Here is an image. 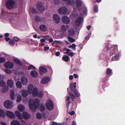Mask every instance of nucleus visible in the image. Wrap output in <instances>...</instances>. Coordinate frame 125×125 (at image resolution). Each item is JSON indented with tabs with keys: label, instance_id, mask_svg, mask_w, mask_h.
<instances>
[{
	"label": "nucleus",
	"instance_id": "nucleus-1",
	"mask_svg": "<svg viewBox=\"0 0 125 125\" xmlns=\"http://www.w3.org/2000/svg\"><path fill=\"white\" fill-rule=\"evenodd\" d=\"M40 104L39 100L36 98L33 100L32 99H30L28 102V104L30 109L32 111H35L39 107Z\"/></svg>",
	"mask_w": 125,
	"mask_h": 125
},
{
	"label": "nucleus",
	"instance_id": "nucleus-2",
	"mask_svg": "<svg viewBox=\"0 0 125 125\" xmlns=\"http://www.w3.org/2000/svg\"><path fill=\"white\" fill-rule=\"evenodd\" d=\"M15 3L13 0H9L6 3V6L8 9L11 10L14 7Z\"/></svg>",
	"mask_w": 125,
	"mask_h": 125
},
{
	"label": "nucleus",
	"instance_id": "nucleus-3",
	"mask_svg": "<svg viewBox=\"0 0 125 125\" xmlns=\"http://www.w3.org/2000/svg\"><path fill=\"white\" fill-rule=\"evenodd\" d=\"M73 93L71 92L70 93V95L71 98L72 99V100L74 101V99L75 98V97H78L80 96V94L79 92L77 90H75L72 92Z\"/></svg>",
	"mask_w": 125,
	"mask_h": 125
},
{
	"label": "nucleus",
	"instance_id": "nucleus-4",
	"mask_svg": "<svg viewBox=\"0 0 125 125\" xmlns=\"http://www.w3.org/2000/svg\"><path fill=\"white\" fill-rule=\"evenodd\" d=\"M46 106L48 110L51 111L52 110L54 107L52 101L50 99L49 100L48 102L46 104Z\"/></svg>",
	"mask_w": 125,
	"mask_h": 125
},
{
	"label": "nucleus",
	"instance_id": "nucleus-5",
	"mask_svg": "<svg viewBox=\"0 0 125 125\" xmlns=\"http://www.w3.org/2000/svg\"><path fill=\"white\" fill-rule=\"evenodd\" d=\"M12 102L9 100L5 101L4 103V106L7 108H11L12 107Z\"/></svg>",
	"mask_w": 125,
	"mask_h": 125
},
{
	"label": "nucleus",
	"instance_id": "nucleus-6",
	"mask_svg": "<svg viewBox=\"0 0 125 125\" xmlns=\"http://www.w3.org/2000/svg\"><path fill=\"white\" fill-rule=\"evenodd\" d=\"M110 52L111 55H113L116 53L117 50V45H113L110 48Z\"/></svg>",
	"mask_w": 125,
	"mask_h": 125
},
{
	"label": "nucleus",
	"instance_id": "nucleus-7",
	"mask_svg": "<svg viewBox=\"0 0 125 125\" xmlns=\"http://www.w3.org/2000/svg\"><path fill=\"white\" fill-rule=\"evenodd\" d=\"M39 71L40 74L41 75L47 73L48 71L47 68L43 66H41L39 67Z\"/></svg>",
	"mask_w": 125,
	"mask_h": 125
},
{
	"label": "nucleus",
	"instance_id": "nucleus-8",
	"mask_svg": "<svg viewBox=\"0 0 125 125\" xmlns=\"http://www.w3.org/2000/svg\"><path fill=\"white\" fill-rule=\"evenodd\" d=\"M83 18L81 16L77 18L75 21V24L76 26H78L81 24V23L83 21Z\"/></svg>",
	"mask_w": 125,
	"mask_h": 125
},
{
	"label": "nucleus",
	"instance_id": "nucleus-9",
	"mask_svg": "<svg viewBox=\"0 0 125 125\" xmlns=\"http://www.w3.org/2000/svg\"><path fill=\"white\" fill-rule=\"evenodd\" d=\"M37 7L39 10L41 11H43L45 10L44 5L42 3L40 2H38L37 3Z\"/></svg>",
	"mask_w": 125,
	"mask_h": 125
},
{
	"label": "nucleus",
	"instance_id": "nucleus-10",
	"mask_svg": "<svg viewBox=\"0 0 125 125\" xmlns=\"http://www.w3.org/2000/svg\"><path fill=\"white\" fill-rule=\"evenodd\" d=\"M67 10V9L66 7L64 6L59 9L58 12L61 14H65L66 13Z\"/></svg>",
	"mask_w": 125,
	"mask_h": 125
},
{
	"label": "nucleus",
	"instance_id": "nucleus-11",
	"mask_svg": "<svg viewBox=\"0 0 125 125\" xmlns=\"http://www.w3.org/2000/svg\"><path fill=\"white\" fill-rule=\"evenodd\" d=\"M6 114L7 116L10 118L14 119L15 118V115L14 113L10 111H7Z\"/></svg>",
	"mask_w": 125,
	"mask_h": 125
},
{
	"label": "nucleus",
	"instance_id": "nucleus-12",
	"mask_svg": "<svg viewBox=\"0 0 125 125\" xmlns=\"http://www.w3.org/2000/svg\"><path fill=\"white\" fill-rule=\"evenodd\" d=\"M62 22L64 24H68L70 22V20L69 18L67 16H64L62 18Z\"/></svg>",
	"mask_w": 125,
	"mask_h": 125
},
{
	"label": "nucleus",
	"instance_id": "nucleus-13",
	"mask_svg": "<svg viewBox=\"0 0 125 125\" xmlns=\"http://www.w3.org/2000/svg\"><path fill=\"white\" fill-rule=\"evenodd\" d=\"M76 82H74V83H71L70 88L71 91L72 92L76 90Z\"/></svg>",
	"mask_w": 125,
	"mask_h": 125
},
{
	"label": "nucleus",
	"instance_id": "nucleus-14",
	"mask_svg": "<svg viewBox=\"0 0 125 125\" xmlns=\"http://www.w3.org/2000/svg\"><path fill=\"white\" fill-rule=\"evenodd\" d=\"M50 78L49 77L46 76L44 77L41 80V83L42 84L47 83L50 81Z\"/></svg>",
	"mask_w": 125,
	"mask_h": 125
},
{
	"label": "nucleus",
	"instance_id": "nucleus-15",
	"mask_svg": "<svg viewBox=\"0 0 125 125\" xmlns=\"http://www.w3.org/2000/svg\"><path fill=\"white\" fill-rule=\"evenodd\" d=\"M4 66L5 67L10 69L14 67L13 64L9 62H6L4 63Z\"/></svg>",
	"mask_w": 125,
	"mask_h": 125
},
{
	"label": "nucleus",
	"instance_id": "nucleus-16",
	"mask_svg": "<svg viewBox=\"0 0 125 125\" xmlns=\"http://www.w3.org/2000/svg\"><path fill=\"white\" fill-rule=\"evenodd\" d=\"M53 18L55 22L58 23L60 22V17L57 14H54L53 15Z\"/></svg>",
	"mask_w": 125,
	"mask_h": 125
},
{
	"label": "nucleus",
	"instance_id": "nucleus-17",
	"mask_svg": "<svg viewBox=\"0 0 125 125\" xmlns=\"http://www.w3.org/2000/svg\"><path fill=\"white\" fill-rule=\"evenodd\" d=\"M22 115L23 118L25 120L28 119L31 117L30 115L25 112H23Z\"/></svg>",
	"mask_w": 125,
	"mask_h": 125
},
{
	"label": "nucleus",
	"instance_id": "nucleus-18",
	"mask_svg": "<svg viewBox=\"0 0 125 125\" xmlns=\"http://www.w3.org/2000/svg\"><path fill=\"white\" fill-rule=\"evenodd\" d=\"M21 80L23 84L26 85L28 82V80L27 78L25 76L22 77L21 79Z\"/></svg>",
	"mask_w": 125,
	"mask_h": 125
},
{
	"label": "nucleus",
	"instance_id": "nucleus-19",
	"mask_svg": "<svg viewBox=\"0 0 125 125\" xmlns=\"http://www.w3.org/2000/svg\"><path fill=\"white\" fill-rule=\"evenodd\" d=\"M40 30L42 31L45 32L47 31V27L45 25L41 24L39 27Z\"/></svg>",
	"mask_w": 125,
	"mask_h": 125
},
{
	"label": "nucleus",
	"instance_id": "nucleus-20",
	"mask_svg": "<svg viewBox=\"0 0 125 125\" xmlns=\"http://www.w3.org/2000/svg\"><path fill=\"white\" fill-rule=\"evenodd\" d=\"M15 113L19 119L21 120L23 118L21 114L19 111H16L15 112Z\"/></svg>",
	"mask_w": 125,
	"mask_h": 125
},
{
	"label": "nucleus",
	"instance_id": "nucleus-21",
	"mask_svg": "<svg viewBox=\"0 0 125 125\" xmlns=\"http://www.w3.org/2000/svg\"><path fill=\"white\" fill-rule=\"evenodd\" d=\"M30 74L32 77L34 78H36L38 75L37 72L35 71H32L30 72Z\"/></svg>",
	"mask_w": 125,
	"mask_h": 125
},
{
	"label": "nucleus",
	"instance_id": "nucleus-22",
	"mask_svg": "<svg viewBox=\"0 0 125 125\" xmlns=\"http://www.w3.org/2000/svg\"><path fill=\"white\" fill-rule=\"evenodd\" d=\"M29 92L26 90H23L22 91V95L24 97H26L29 94Z\"/></svg>",
	"mask_w": 125,
	"mask_h": 125
},
{
	"label": "nucleus",
	"instance_id": "nucleus-23",
	"mask_svg": "<svg viewBox=\"0 0 125 125\" xmlns=\"http://www.w3.org/2000/svg\"><path fill=\"white\" fill-rule=\"evenodd\" d=\"M33 85L32 84H29L28 87V90L29 93L30 94L32 93V91L33 90Z\"/></svg>",
	"mask_w": 125,
	"mask_h": 125
},
{
	"label": "nucleus",
	"instance_id": "nucleus-24",
	"mask_svg": "<svg viewBox=\"0 0 125 125\" xmlns=\"http://www.w3.org/2000/svg\"><path fill=\"white\" fill-rule=\"evenodd\" d=\"M38 89L37 87L34 88L32 91L33 95L34 96H37L38 93Z\"/></svg>",
	"mask_w": 125,
	"mask_h": 125
},
{
	"label": "nucleus",
	"instance_id": "nucleus-25",
	"mask_svg": "<svg viewBox=\"0 0 125 125\" xmlns=\"http://www.w3.org/2000/svg\"><path fill=\"white\" fill-rule=\"evenodd\" d=\"M7 84L10 88H12L13 85V81L11 79H9L7 81Z\"/></svg>",
	"mask_w": 125,
	"mask_h": 125
},
{
	"label": "nucleus",
	"instance_id": "nucleus-26",
	"mask_svg": "<svg viewBox=\"0 0 125 125\" xmlns=\"http://www.w3.org/2000/svg\"><path fill=\"white\" fill-rule=\"evenodd\" d=\"M82 3V1L81 0H76V5L77 7H81Z\"/></svg>",
	"mask_w": 125,
	"mask_h": 125
},
{
	"label": "nucleus",
	"instance_id": "nucleus-27",
	"mask_svg": "<svg viewBox=\"0 0 125 125\" xmlns=\"http://www.w3.org/2000/svg\"><path fill=\"white\" fill-rule=\"evenodd\" d=\"M62 59L64 61L66 62H68L70 60L69 57L68 56L66 55H64L63 56Z\"/></svg>",
	"mask_w": 125,
	"mask_h": 125
},
{
	"label": "nucleus",
	"instance_id": "nucleus-28",
	"mask_svg": "<svg viewBox=\"0 0 125 125\" xmlns=\"http://www.w3.org/2000/svg\"><path fill=\"white\" fill-rule=\"evenodd\" d=\"M18 109L19 111L22 112L25 110V107L24 105L21 104H19L18 105Z\"/></svg>",
	"mask_w": 125,
	"mask_h": 125
},
{
	"label": "nucleus",
	"instance_id": "nucleus-29",
	"mask_svg": "<svg viewBox=\"0 0 125 125\" xmlns=\"http://www.w3.org/2000/svg\"><path fill=\"white\" fill-rule=\"evenodd\" d=\"M10 125H21V124L18 121L15 120L11 122Z\"/></svg>",
	"mask_w": 125,
	"mask_h": 125
},
{
	"label": "nucleus",
	"instance_id": "nucleus-30",
	"mask_svg": "<svg viewBox=\"0 0 125 125\" xmlns=\"http://www.w3.org/2000/svg\"><path fill=\"white\" fill-rule=\"evenodd\" d=\"M6 116V113L3 110L0 109V116L2 117H5Z\"/></svg>",
	"mask_w": 125,
	"mask_h": 125
},
{
	"label": "nucleus",
	"instance_id": "nucleus-31",
	"mask_svg": "<svg viewBox=\"0 0 125 125\" xmlns=\"http://www.w3.org/2000/svg\"><path fill=\"white\" fill-rule=\"evenodd\" d=\"M9 89V87L8 86L5 85L3 87V88L2 89L1 91L4 93L6 92Z\"/></svg>",
	"mask_w": 125,
	"mask_h": 125
},
{
	"label": "nucleus",
	"instance_id": "nucleus-32",
	"mask_svg": "<svg viewBox=\"0 0 125 125\" xmlns=\"http://www.w3.org/2000/svg\"><path fill=\"white\" fill-rule=\"evenodd\" d=\"M13 62L18 65H22L21 62L19 60L17 59H14L13 60Z\"/></svg>",
	"mask_w": 125,
	"mask_h": 125
},
{
	"label": "nucleus",
	"instance_id": "nucleus-33",
	"mask_svg": "<svg viewBox=\"0 0 125 125\" xmlns=\"http://www.w3.org/2000/svg\"><path fill=\"white\" fill-rule=\"evenodd\" d=\"M16 85L17 87L19 88H21L22 86V84L20 81H17L16 83Z\"/></svg>",
	"mask_w": 125,
	"mask_h": 125
},
{
	"label": "nucleus",
	"instance_id": "nucleus-34",
	"mask_svg": "<svg viewBox=\"0 0 125 125\" xmlns=\"http://www.w3.org/2000/svg\"><path fill=\"white\" fill-rule=\"evenodd\" d=\"M69 26L68 25H66V26L64 25H62L61 27V30L63 31H66V28H68Z\"/></svg>",
	"mask_w": 125,
	"mask_h": 125
},
{
	"label": "nucleus",
	"instance_id": "nucleus-35",
	"mask_svg": "<svg viewBox=\"0 0 125 125\" xmlns=\"http://www.w3.org/2000/svg\"><path fill=\"white\" fill-rule=\"evenodd\" d=\"M10 97L11 99L13 100L15 99V93L13 90H11Z\"/></svg>",
	"mask_w": 125,
	"mask_h": 125
},
{
	"label": "nucleus",
	"instance_id": "nucleus-36",
	"mask_svg": "<svg viewBox=\"0 0 125 125\" xmlns=\"http://www.w3.org/2000/svg\"><path fill=\"white\" fill-rule=\"evenodd\" d=\"M94 11V12H97L98 11V6L97 5H95L93 8Z\"/></svg>",
	"mask_w": 125,
	"mask_h": 125
},
{
	"label": "nucleus",
	"instance_id": "nucleus-37",
	"mask_svg": "<svg viewBox=\"0 0 125 125\" xmlns=\"http://www.w3.org/2000/svg\"><path fill=\"white\" fill-rule=\"evenodd\" d=\"M40 109L41 111L43 112L45 110V107L43 105L41 104L40 106Z\"/></svg>",
	"mask_w": 125,
	"mask_h": 125
},
{
	"label": "nucleus",
	"instance_id": "nucleus-38",
	"mask_svg": "<svg viewBox=\"0 0 125 125\" xmlns=\"http://www.w3.org/2000/svg\"><path fill=\"white\" fill-rule=\"evenodd\" d=\"M69 34L71 36H73L75 33V31L73 30H70L68 31Z\"/></svg>",
	"mask_w": 125,
	"mask_h": 125
},
{
	"label": "nucleus",
	"instance_id": "nucleus-39",
	"mask_svg": "<svg viewBox=\"0 0 125 125\" xmlns=\"http://www.w3.org/2000/svg\"><path fill=\"white\" fill-rule=\"evenodd\" d=\"M6 82L5 81L2 80H0V85L1 87H3L6 84Z\"/></svg>",
	"mask_w": 125,
	"mask_h": 125
},
{
	"label": "nucleus",
	"instance_id": "nucleus-40",
	"mask_svg": "<svg viewBox=\"0 0 125 125\" xmlns=\"http://www.w3.org/2000/svg\"><path fill=\"white\" fill-rule=\"evenodd\" d=\"M21 96L19 95H18L16 101L18 103L19 102L21 101Z\"/></svg>",
	"mask_w": 125,
	"mask_h": 125
},
{
	"label": "nucleus",
	"instance_id": "nucleus-41",
	"mask_svg": "<svg viewBox=\"0 0 125 125\" xmlns=\"http://www.w3.org/2000/svg\"><path fill=\"white\" fill-rule=\"evenodd\" d=\"M5 72L9 74H11L12 73V71L10 69L5 68L4 69Z\"/></svg>",
	"mask_w": 125,
	"mask_h": 125
},
{
	"label": "nucleus",
	"instance_id": "nucleus-42",
	"mask_svg": "<svg viewBox=\"0 0 125 125\" xmlns=\"http://www.w3.org/2000/svg\"><path fill=\"white\" fill-rule=\"evenodd\" d=\"M68 39L69 41L72 42H73L75 41V40L74 39H73L70 37H68Z\"/></svg>",
	"mask_w": 125,
	"mask_h": 125
},
{
	"label": "nucleus",
	"instance_id": "nucleus-43",
	"mask_svg": "<svg viewBox=\"0 0 125 125\" xmlns=\"http://www.w3.org/2000/svg\"><path fill=\"white\" fill-rule=\"evenodd\" d=\"M68 4L71 5H73L74 4L73 0H68Z\"/></svg>",
	"mask_w": 125,
	"mask_h": 125
},
{
	"label": "nucleus",
	"instance_id": "nucleus-44",
	"mask_svg": "<svg viewBox=\"0 0 125 125\" xmlns=\"http://www.w3.org/2000/svg\"><path fill=\"white\" fill-rule=\"evenodd\" d=\"M112 73V71L111 69L109 68H108L107 69L106 74H110Z\"/></svg>",
	"mask_w": 125,
	"mask_h": 125
},
{
	"label": "nucleus",
	"instance_id": "nucleus-45",
	"mask_svg": "<svg viewBox=\"0 0 125 125\" xmlns=\"http://www.w3.org/2000/svg\"><path fill=\"white\" fill-rule=\"evenodd\" d=\"M6 61V59L3 57L0 58V63H3L5 62Z\"/></svg>",
	"mask_w": 125,
	"mask_h": 125
},
{
	"label": "nucleus",
	"instance_id": "nucleus-46",
	"mask_svg": "<svg viewBox=\"0 0 125 125\" xmlns=\"http://www.w3.org/2000/svg\"><path fill=\"white\" fill-rule=\"evenodd\" d=\"M37 117L39 119H41L42 117V116L41 114L39 113H38L37 114Z\"/></svg>",
	"mask_w": 125,
	"mask_h": 125
},
{
	"label": "nucleus",
	"instance_id": "nucleus-47",
	"mask_svg": "<svg viewBox=\"0 0 125 125\" xmlns=\"http://www.w3.org/2000/svg\"><path fill=\"white\" fill-rule=\"evenodd\" d=\"M34 18H35V21H39L40 20V18L38 16H35Z\"/></svg>",
	"mask_w": 125,
	"mask_h": 125
},
{
	"label": "nucleus",
	"instance_id": "nucleus-48",
	"mask_svg": "<svg viewBox=\"0 0 125 125\" xmlns=\"http://www.w3.org/2000/svg\"><path fill=\"white\" fill-rule=\"evenodd\" d=\"M37 95H38L39 97L42 98L43 96V94L42 92H40L38 93Z\"/></svg>",
	"mask_w": 125,
	"mask_h": 125
},
{
	"label": "nucleus",
	"instance_id": "nucleus-49",
	"mask_svg": "<svg viewBox=\"0 0 125 125\" xmlns=\"http://www.w3.org/2000/svg\"><path fill=\"white\" fill-rule=\"evenodd\" d=\"M35 68V67L32 65H30L28 67V69L29 70L31 69H34Z\"/></svg>",
	"mask_w": 125,
	"mask_h": 125
},
{
	"label": "nucleus",
	"instance_id": "nucleus-50",
	"mask_svg": "<svg viewBox=\"0 0 125 125\" xmlns=\"http://www.w3.org/2000/svg\"><path fill=\"white\" fill-rule=\"evenodd\" d=\"M31 11L33 13H37V12L36 11V9L34 8H32L31 9Z\"/></svg>",
	"mask_w": 125,
	"mask_h": 125
},
{
	"label": "nucleus",
	"instance_id": "nucleus-51",
	"mask_svg": "<svg viewBox=\"0 0 125 125\" xmlns=\"http://www.w3.org/2000/svg\"><path fill=\"white\" fill-rule=\"evenodd\" d=\"M120 54V53H118L117 54H116V55H115V56H114V59H115V60H117L118 59Z\"/></svg>",
	"mask_w": 125,
	"mask_h": 125
},
{
	"label": "nucleus",
	"instance_id": "nucleus-52",
	"mask_svg": "<svg viewBox=\"0 0 125 125\" xmlns=\"http://www.w3.org/2000/svg\"><path fill=\"white\" fill-rule=\"evenodd\" d=\"M9 43L11 45L13 46L15 44V42L13 40H11L9 41Z\"/></svg>",
	"mask_w": 125,
	"mask_h": 125
},
{
	"label": "nucleus",
	"instance_id": "nucleus-53",
	"mask_svg": "<svg viewBox=\"0 0 125 125\" xmlns=\"http://www.w3.org/2000/svg\"><path fill=\"white\" fill-rule=\"evenodd\" d=\"M87 10L86 7H83V13L84 14H86L87 13Z\"/></svg>",
	"mask_w": 125,
	"mask_h": 125
},
{
	"label": "nucleus",
	"instance_id": "nucleus-54",
	"mask_svg": "<svg viewBox=\"0 0 125 125\" xmlns=\"http://www.w3.org/2000/svg\"><path fill=\"white\" fill-rule=\"evenodd\" d=\"M75 53L72 52H69L68 55L70 56H73L74 55Z\"/></svg>",
	"mask_w": 125,
	"mask_h": 125
},
{
	"label": "nucleus",
	"instance_id": "nucleus-55",
	"mask_svg": "<svg viewBox=\"0 0 125 125\" xmlns=\"http://www.w3.org/2000/svg\"><path fill=\"white\" fill-rule=\"evenodd\" d=\"M13 40L16 42H18L20 40V39L17 37H14L13 38Z\"/></svg>",
	"mask_w": 125,
	"mask_h": 125
},
{
	"label": "nucleus",
	"instance_id": "nucleus-56",
	"mask_svg": "<svg viewBox=\"0 0 125 125\" xmlns=\"http://www.w3.org/2000/svg\"><path fill=\"white\" fill-rule=\"evenodd\" d=\"M71 102V101H67V102L66 103V106L67 107V110H68L69 104Z\"/></svg>",
	"mask_w": 125,
	"mask_h": 125
},
{
	"label": "nucleus",
	"instance_id": "nucleus-57",
	"mask_svg": "<svg viewBox=\"0 0 125 125\" xmlns=\"http://www.w3.org/2000/svg\"><path fill=\"white\" fill-rule=\"evenodd\" d=\"M62 125L61 124L59 123V124L56 122H53L52 123V125Z\"/></svg>",
	"mask_w": 125,
	"mask_h": 125
},
{
	"label": "nucleus",
	"instance_id": "nucleus-58",
	"mask_svg": "<svg viewBox=\"0 0 125 125\" xmlns=\"http://www.w3.org/2000/svg\"><path fill=\"white\" fill-rule=\"evenodd\" d=\"M54 3L55 4L57 5H59L60 4V2L59 0H55Z\"/></svg>",
	"mask_w": 125,
	"mask_h": 125
},
{
	"label": "nucleus",
	"instance_id": "nucleus-59",
	"mask_svg": "<svg viewBox=\"0 0 125 125\" xmlns=\"http://www.w3.org/2000/svg\"><path fill=\"white\" fill-rule=\"evenodd\" d=\"M43 38L45 39V40H46L47 41L49 40V36H45L43 37Z\"/></svg>",
	"mask_w": 125,
	"mask_h": 125
},
{
	"label": "nucleus",
	"instance_id": "nucleus-60",
	"mask_svg": "<svg viewBox=\"0 0 125 125\" xmlns=\"http://www.w3.org/2000/svg\"><path fill=\"white\" fill-rule=\"evenodd\" d=\"M77 46L74 43H73L71 45V47L72 48H74V49L75 50V47L76 46Z\"/></svg>",
	"mask_w": 125,
	"mask_h": 125
},
{
	"label": "nucleus",
	"instance_id": "nucleus-61",
	"mask_svg": "<svg viewBox=\"0 0 125 125\" xmlns=\"http://www.w3.org/2000/svg\"><path fill=\"white\" fill-rule=\"evenodd\" d=\"M53 43H61V42L59 41L55 40L53 41Z\"/></svg>",
	"mask_w": 125,
	"mask_h": 125
},
{
	"label": "nucleus",
	"instance_id": "nucleus-62",
	"mask_svg": "<svg viewBox=\"0 0 125 125\" xmlns=\"http://www.w3.org/2000/svg\"><path fill=\"white\" fill-rule=\"evenodd\" d=\"M7 13V12L5 11L4 10H2L1 12V14L3 15H4V14Z\"/></svg>",
	"mask_w": 125,
	"mask_h": 125
},
{
	"label": "nucleus",
	"instance_id": "nucleus-63",
	"mask_svg": "<svg viewBox=\"0 0 125 125\" xmlns=\"http://www.w3.org/2000/svg\"><path fill=\"white\" fill-rule=\"evenodd\" d=\"M49 47L45 46L44 47V50L45 51L47 50H49Z\"/></svg>",
	"mask_w": 125,
	"mask_h": 125
},
{
	"label": "nucleus",
	"instance_id": "nucleus-64",
	"mask_svg": "<svg viewBox=\"0 0 125 125\" xmlns=\"http://www.w3.org/2000/svg\"><path fill=\"white\" fill-rule=\"evenodd\" d=\"M69 113L70 115H73L74 114L75 112L74 111H71V112H70Z\"/></svg>",
	"mask_w": 125,
	"mask_h": 125
}]
</instances>
